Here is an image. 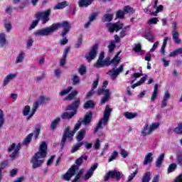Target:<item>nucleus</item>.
<instances>
[{
    "mask_svg": "<svg viewBox=\"0 0 182 182\" xmlns=\"http://www.w3.org/2000/svg\"><path fill=\"white\" fill-rule=\"evenodd\" d=\"M59 28H63V31L61 32V36L63 39L60 41V43L62 46L67 45L69 40L66 38V36L69 33L70 31V23L69 21H63L61 23H53L51 26L37 30L34 35L35 36H49V35L56 32Z\"/></svg>",
    "mask_w": 182,
    "mask_h": 182,
    "instance_id": "1",
    "label": "nucleus"
},
{
    "mask_svg": "<svg viewBox=\"0 0 182 182\" xmlns=\"http://www.w3.org/2000/svg\"><path fill=\"white\" fill-rule=\"evenodd\" d=\"M92 117H93V114H92V112H87L83 120L77 121L73 131H70V127H65V130L63 131V137L60 142L61 150H63V147H65V144L68 139L69 141H72V140H73V136H75L76 132L80 129L82 123H83L85 126L90 124V122H92Z\"/></svg>",
    "mask_w": 182,
    "mask_h": 182,
    "instance_id": "2",
    "label": "nucleus"
},
{
    "mask_svg": "<svg viewBox=\"0 0 182 182\" xmlns=\"http://www.w3.org/2000/svg\"><path fill=\"white\" fill-rule=\"evenodd\" d=\"M48 154V144L46 141H43L40 145L38 151L32 157L31 163L33 168H38L43 164L46 155Z\"/></svg>",
    "mask_w": 182,
    "mask_h": 182,
    "instance_id": "3",
    "label": "nucleus"
},
{
    "mask_svg": "<svg viewBox=\"0 0 182 182\" xmlns=\"http://www.w3.org/2000/svg\"><path fill=\"white\" fill-rule=\"evenodd\" d=\"M80 106V99L77 98L71 105L66 107L65 110H73V112L69 114L68 112H63L61 114L60 117L63 120L72 119L76 113H77V109Z\"/></svg>",
    "mask_w": 182,
    "mask_h": 182,
    "instance_id": "4",
    "label": "nucleus"
},
{
    "mask_svg": "<svg viewBox=\"0 0 182 182\" xmlns=\"http://www.w3.org/2000/svg\"><path fill=\"white\" fill-rule=\"evenodd\" d=\"M112 112H113V109L110 108L109 105H106L105 109L103 113V117L97 123V127H95V129L94 131V133H97V132H99V129L102 128V124H103L104 126H106V124H107L109 119H110Z\"/></svg>",
    "mask_w": 182,
    "mask_h": 182,
    "instance_id": "5",
    "label": "nucleus"
},
{
    "mask_svg": "<svg viewBox=\"0 0 182 182\" xmlns=\"http://www.w3.org/2000/svg\"><path fill=\"white\" fill-rule=\"evenodd\" d=\"M119 55H120V52H118L111 61H109V58H108V60L106 59L105 60L98 59L95 67L99 69L100 68H105V66H109L112 63L119 65L120 63V58H119Z\"/></svg>",
    "mask_w": 182,
    "mask_h": 182,
    "instance_id": "6",
    "label": "nucleus"
},
{
    "mask_svg": "<svg viewBox=\"0 0 182 182\" xmlns=\"http://www.w3.org/2000/svg\"><path fill=\"white\" fill-rule=\"evenodd\" d=\"M108 85L107 81H104L102 83V87L97 90V95L98 96H100V95H104V97L101 100L102 105H105L106 102L109 101V99H110V90H106V87Z\"/></svg>",
    "mask_w": 182,
    "mask_h": 182,
    "instance_id": "7",
    "label": "nucleus"
},
{
    "mask_svg": "<svg viewBox=\"0 0 182 182\" xmlns=\"http://www.w3.org/2000/svg\"><path fill=\"white\" fill-rule=\"evenodd\" d=\"M107 26L109 29V31L111 33L119 32V31H120V29H122L124 31H129L130 30V25H128L123 28V26H124V24L120 23L119 22H117L114 23H109L107 24Z\"/></svg>",
    "mask_w": 182,
    "mask_h": 182,
    "instance_id": "8",
    "label": "nucleus"
},
{
    "mask_svg": "<svg viewBox=\"0 0 182 182\" xmlns=\"http://www.w3.org/2000/svg\"><path fill=\"white\" fill-rule=\"evenodd\" d=\"M49 16H50V9H48L45 11H41L36 14V18L41 21L42 25L48 23L49 22Z\"/></svg>",
    "mask_w": 182,
    "mask_h": 182,
    "instance_id": "9",
    "label": "nucleus"
},
{
    "mask_svg": "<svg viewBox=\"0 0 182 182\" xmlns=\"http://www.w3.org/2000/svg\"><path fill=\"white\" fill-rule=\"evenodd\" d=\"M111 178H115V180H120L122 178V173L117 170L109 171L104 178V181H109Z\"/></svg>",
    "mask_w": 182,
    "mask_h": 182,
    "instance_id": "10",
    "label": "nucleus"
},
{
    "mask_svg": "<svg viewBox=\"0 0 182 182\" xmlns=\"http://www.w3.org/2000/svg\"><path fill=\"white\" fill-rule=\"evenodd\" d=\"M124 68V65H121L118 68H112V70H109L108 72V75L110 76L111 79L112 80H115V79L122 72H123Z\"/></svg>",
    "mask_w": 182,
    "mask_h": 182,
    "instance_id": "11",
    "label": "nucleus"
},
{
    "mask_svg": "<svg viewBox=\"0 0 182 182\" xmlns=\"http://www.w3.org/2000/svg\"><path fill=\"white\" fill-rule=\"evenodd\" d=\"M172 39L175 43L179 44L181 43V39H180V33L177 30V23L173 22L172 23Z\"/></svg>",
    "mask_w": 182,
    "mask_h": 182,
    "instance_id": "12",
    "label": "nucleus"
},
{
    "mask_svg": "<svg viewBox=\"0 0 182 182\" xmlns=\"http://www.w3.org/2000/svg\"><path fill=\"white\" fill-rule=\"evenodd\" d=\"M98 48H99V46L97 44L94 45L91 50L89 52V53L86 54L85 58L88 62H92L93 59L96 58V56H97Z\"/></svg>",
    "mask_w": 182,
    "mask_h": 182,
    "instance_id": "13",
    "label": "nucleus"
},
{
    "mask_svg": "<svg viewBox=\"0 0 182 182\" xmlns=\"http://www.w3.org/2000/svg\"><path fill=\"white\" fill-rule=\"evenodd\" d=\"M79 170V166H71L68 171L63 175L64 180H66V181H69L75 174H76V172Z\"/></svg>",
    "mask_w": 182,
    "mask_h": 182,
    "instance_id": "14",
    "label": "nucleus"
},
{
    "mask_svg": "<svg viewBox=\"0 0 182 182\" xmlns=\"http://www.w3.org/2000/svg\"><path fill=\"white\" fill-rule=\"evenodd\" d=\"M38 107H39V102L36 101L33 105L31 109V114L26 117V120L29 121L33 117V115L35 113H36V111L38 110Z\"/></svg>",
    "mask_w": 182,
    "mask_h": 182,
    "instance_id": "15",
    "label": "nucleus"
},
{
    "mask_svg": "<svg viewBox=\"0 0 182 182\" xmlns=\"http://www.w3.org/2000/svg\"><path fill=\"white\" fill-rule=\"evenodd\" d=\"M17 75L16 73H11L9 74L4 80L3 81V87H5L7 85H9V82L11 80H14L15 77H16Z\"/></svg>",
    "mask_w": 182,
    "mask_h": 182,
    "instance_id": "16",
    "label": "nucleus"
},
{
    "mask_svg": "<svg viewBox=\"0 0 182 182\" xmlns=\"http://www.w3.org/2000/svg\"><path fill=\"white\" fill-rule=\"evenodd\" d=\"M97 168V164H95L91 168L87 171V173L85 176V180H89L90 177L93 176V173L95 172V170Z\"/></svg>",
    "mask_w": 182,
    "mask_h": 182,
    "instance_id": "17",
    "label": "nucleus"
},
{
    "mask_svg": "<svg viewBox=\"0 0 182 182\" xmlns=\"http://www.w3.org/2000/svg\"><path fill=\"white\" fill-rule=\"evenodd\" d=\"M95 0H79L78 6L80 8H87L90 5H92Z\"/></svg>",
    "mask_w": 182,
    "mask_h": 182,
    "instance_id": "18",
    "label": "nucleus"
},
{
    "mask_svg": "<svg viewBox=\"0 0 182 182\" xmlns=\"http://www.w3.org/2000/svg\"><path fill=\"white\" fill-rule=\"evenodd\" d=\"M8 45V41L6 40V34L4 33H0V48H5Z\"/></svg>",
    "mask_w": 182,
    "mask_h": 182,
    "instance_id": "19",
    "label": "nucleus"
},
{
    "mask_svg": "<svg viewBox=\"0 0 182 182\" xmlns=\"http://www.w3.org/2000/svg\"><path fill=\"white\" fill-rule=\"evenodd\" d=\"M153 163V153H148L144 159V166H147V164H150Z\"/></svg>",
    "mask_w": 182,
    "mask_h": 182,
    "instance_id": "20",
    "label": "nucleus"
},
{
    "mask_svg": "<svg viewBox=\"0 0 182 182\" xmlns=\"http://www.w3.org/2000/svg\"><path fill=\"white\" fill-rule=\"evenodd\" d=\"M141 133L144 136H149L151 133V129H150V127H149V124H144L141 129Z\"/></svg>",
    "mask_w": 182,
    "mask_h": 182,
    "instance_id": "21",
    "label": "nucleus"
},
{
    "mask_svg": "<svg viewBox=\"0 0 182 182\" xmlns=\"http://www.w3.org/2000/svg\"><path fill=\"white\" fill-rule=\"evenodd\" d=\"M132 168H136V170L134 172H133L128 176V179L127 182L132 181V180H133V178L136 177V175L137 174V173H139V166H137V164H134V166H132Z\"/></svg>",
    "mask_w": 182,
    "mask_h": 182,
    "instance_id": "22",
    "label": "nucleus"
},
{
    "mask_svg": "<svg viewBox=\"0 0 182 182\" xmlns=\"http://www.w3.org/2000/svg\"><path fill=\"white\" fill-rule=\"evenodd\" d=\"M163 161H164V154H161L156 161V167L160 168L161 164H163Z\"/></svg>",
    "mask_w": 182,
    "mask_h": 182,
    "instance_id": "23",
    "label": "nucleus"
},
{
    "mask_svg": "<svg viewBox=\"0 0 182 182\" xmlns=\"http://www.w3.org/2000/svg\"><path fill=\"white\" fill-rule=\"evenodd\" d=\"M85 134H86V129H80L78 132L77 135L76 136L77 141H82V140H83V139L85 138Z\"/></svg>",
    "mask_w": 182,
    "mask_h": 182,
    "instance_id": "24",
    "label": "nucleus"
},
{
    "mask_svg": "<svg viewBox=\"0 0 182 182\" xmlns=\"http://www.w3.org/2000/svg\"><path fill=\"white\" fill-rule=\"evenodd\" d=\"M83 173H85V169H81L75 176V178L72 181V182L82 181V176H83Z\"/></svg>",
    "mask_w": 182,
    "mask_h": 182,
    "instance_id": "25",
    "label": "nucleus"
},
{
    "mask_svg": "<svg viewBox=\"0 0 182 182\" xmlns=\"http://www.w3.org/2000/svg\"><path fill=\"white\" fill-rule=\"evenodd\" d=\"M22 144H21V143H19L15 148L14 151L10 155V157L11 159H15V157H16V156H18V154H19V150H21V147Z\"/></svg>",
    "mask_w": 182,
    "mask_h": 182,
    "instance_id": "26",
    "label": "nucleus"
},
{
    "mask_svg": "<svg viewBox=\"0 0 182 182\" xmlns=\"http://www.w3.org/2000/svg\"><path fill=\"white\" fill-rule=\"evenodd\" d=\"M25 59V53L21 52L16 57L15 63H22Z\"/></svg>",
    "mask_w": 182,
    "mask_h": 182,
    "instance_id": "27",
    "label": "nucleus"
},
{
    "mask_svg": "<svg viewBox=\"0 0 182 182\" xmlns=\"http://www.w3.org/2000/svg\"><path fill=\"white\" fill-rule=\"evenodd\" d=\"M146 79H147V75L144 76L142 78L140 79L139 81H138L137 82L132 85L131 87L132 89H136L137 86H140V85H141L142 83H144Z\"/></svg>",
    "mask_w": 182,
    "mask_h": 182,
    "instance_id": "28",
    "label": "nucleus"
},
{
    "mask_svg": "<svg viewBox=\"0 0 182 182\" xmlns=\"http://www.w3.org/2000/svg\"><path fill=\"white\" fill-rule=\"evenodd\" d=\"M102 21V22H112V21H113V14H105Z\"/></svg>",
    "mask_w": 182,
    "mask_h": 182,
    "instance_id": "29",
    "label": "nucleus"
},
{
    "mask_svg": "<svg viewBox=\"0 0 182 182\" xmlns=\"http://www.w3.org/2000/svg\"><path fill=\"white\" fill-rule=\"evenodd\" d=\"M83 160H87V156H81L80 158H78L76 161H75V164L77 165H73V166H77L78 167V170H79V166H82V163H83Z\"/></svg>",
    "mask_w": 182,
    "mask_h": 182,
    "instance_id": "30",
    "label": "nucleus"
},
{
    "mask_svg": "<svg viewBox=\"0 0 182 182\" xmlns=\"http://www.w3.org/2000/svg\"><path fill=\"white\" fill-rule=\"evenodd\" d=\"M151 180V173L146 172L141 178V182H150Z\"/></svg>",
    "mask_w": 182,
    "mask_h": 182,
    "instance_id": "31",
    "label": "nucleus"
},
{
    "mask_svg": "<svg viewBox=\"0 0 182 182\" xmlns=\"http://www.w3.org/2000/svg\"><path fill=\"white\" fill-rule=\"evenodd\" d=\"M68 6V1H63L57 4L54 6V9H63V8H66Z\"/></svg>",
    "mask_w": 182,
    "mask_h": 182,
    "instance_id": "32",
    "label": "nucleus"
},
{
    "mask_svg": "<svg viewBox=\"0 0 182 182\" xmlns=\"http://www.w3.org/2000/svg\"><path fill=\"white\" fill-rule=\"evenodd\" d=\"M78 93L77 90H74L65 98V100H73Z\"/></svg>",
    "mask_w": 182,
    "mask_h": 182,
    "instance_id": "33",
    "label": "nucleus"
},
{
    "mask_svg": "<svg viewBox=\"0 0 182 182\" xmlns=\"http://www.w3.org/2000/svg\"><path fill=\"white\" fill-rule=\"evenodd\" d=\"M83 144H85V142L82 141V142H80L78 144L73 145L72 150H71V153H76V151H77V150H79V149H80V147H82L83 146Z\"/></svg>",
    "mask_w": 182,
    "mask_h": 182,
    "instance_id": "34",
    "label": "nucleus"
},
{
    "mask_svg": "<svg viewBox=\"0 0 182 182\" xmlns=\"http://www.w3.org/2000/svg\"><path fill=\"white\" fill-rule=\"evenodd\" d=\"M124 117H126V119H132L136 118V117L137 116V114L136 113H133V112H126L124 113Z\"/></svg>",
    "mask_w": 182,
    "mask_h": 182,
    "instance_id": "35",
    "label": "nucleus"
},
{
    "mask_svg": "<svg viewBox=\"0 0 182 182\" xmlns=\"http://www.w3.org/2000/svg\"><path fill=\"white\" fill-rule=\"evenodd\" d=\"M59 122H60V118L58 117L55 119H53L50 124V129L51 130H55L56 127H58V124H59Z\"/></svg>",
    "mask_w": 182,
    "mask_h": 182,
    "instance_id": "36",
    "label": "nucleus"
},
{
    "mask_svg": "<svg viewBox=\"0 0 182 182\" xmlns=\"http://www.w3.org/2000/svg\"><path fill=\"white\" fill-rule=\"evenodd\" d=\"M84 109H93V107H95V102H93V101L92 100H89L87 102H86L83 106Z\"/></svg>",
    "mask_w": 182,
    "mask_h": 182,
    "instance_id": "37",
    "label": "nucleus"
},
{
    "mask_svg": "<svg viewBox=\"0 0 182 182\" xmlns=\"http://www.w3.org/2000/svg\"><path fill=\"white\" fill-rule=\"evenodd\" d=\"M41 124H37L34 130V132L33 133V134H34L35 138L38 139V137L39 136V134L41 133Z\"/></svg>",
    "mask_w": 182,
    "mask_h": 182,
    "instance_id": "38",
    "label": "nucleus"
},
{
    "mask_svg": "<svg viewBox=\"0 0 182 182\" xmlns=\"http://www.w3.org/2000/svg\"><path fill=\"white\" fill-rule=\"evenodd\" d=\"M117 156H119V152H117V151H114L109 157L108 162L110 163L111 161H113V160H116Z\"/></svg>",
    "mask_w": 182,
    "mask_h": 182,
    "instance_id": "39",
    "label": "nucleus"
},
{
    "mask_svg": "<svg viewBox=\"0 0 182 182\" xmlns=\"http://www.w3.org/2000/svg\"><path fill=\"white\" fill-rule=\"evenodd\" d=\"M86 72H87L86 65L82 64L78 68V73H80L81 76H83V75H86Z\"/></svg>",
    "mask_w": 182,
    "mask_h": 182,
    "instance_id": "40",
    "label": "nucleus"
},
{
    "mask_svg": "<svg viewBox=\"0 0 182 182\" xmlns=\"http://www.w3.org/2000/svg\"><path fill=\"white\" fill-rule=\"evenodd\" d=\"M71 81L73 82V85L76 86L80 83V78L77 75H73V77H71Z\"/></svg>",
    "mask_w": 182,
    "mask_h": 182,
    "instance_id": "41",
    "label": "nucleus"
},
{
    "mask_svg": "<svg viewBox=\"0 0 182 182\" xmlns=\"http://www.w3.org/2000/svg\"><path fill=\"white\" fill-rule=\"evenodd\" d=\"M73 89V87H68L66 90H63L59 92L60 96H66L68 93H70V91Z\"/></svg>",
    "mask_w": 182,
    "mask_h": 182,
    "instance_id": "42",
    "label": "nucleus"
},
{
    "mask_svg": "<svg viewBox=\"0 0 182 182\" xmlns=\"http://www.w3.org/2000/svg\"><path fill=\"white\" fill-rule=\"evenodd\" d=\"M23 116H28L29 113H31V106L26 105L24 107L22 111Z\"/></svg>",
    "mask_w": 182,
    "mask_h": 182,
    "instance_id": "43",
    "label": "nucleus"
},
{
    "mask_svg": "<svg viewBox=\"0 0 182 182\" xmlns=\"http://www.w3.org/2000/svg\"><path fill=\"white\" fill-rule=\"evenodd\" d=\"M124 15H126L124 11L119 10L116 12V18L118 19H124Z\"/></svg>",
    "mask_w": 182,
    "mask_h": 182,
    "instance_id": "44",
    "label": "nucleus"
},
{
    "mask_svg": "<svg viewBox=\"0 0 182 182\" xmlns=\"http://www.w3.org/2000/svg\"><path fill=\"white\" fill-rule=\"evenodd\" d=\"M115 48H116V43L113 41H111L108 45L109 53H112V52H113V50H114Z\"/></svg>",
    "mask_w": 182,
    "mask_h": 182,
    "instance_id": "45",
    "label": "nucleus"
},
{
    "mask_svg": "<svg viewBox=\"0 0 182 182\" xmlns=\"http://www.w3.org/2000/svg\"><path fill=\"white\" fill-rule=\"evenodd\" d=\"M32 137H33V133L29 134L23 141V144H29L32 141Z\"/></svg>",
    "mask_w": 182,
    "mask_h": 182,
    "instance_id": "46",
    "label": "nucleus"
},
{
    "mask_svg": "<svg viewBox=\"0 0 182 182\" xmlns=\"http://www.w3.org/2000/svg\"><path fill=\"white\" fill-rule=\"evenodd\" d=\"M38 23H39V20L36 18V20L33 21L31 25L28 28V31H32V29H35L36 26H38Z\"/></svg>",
    "mask_w": 182,
    "mask_h": 182,
    "instance_id": "47",
    "label": "nucleus"
},
{
    "mask_svg": "<svg viewBox=\"0 0 182 182\" xmlns=\"http://www.w3.org/2000/svg\"><path fill=\"white\" fill-rule=\"evenodd\" d=\"M173 132L176 134H182V124H178L177 127L174 128Z\"/></svg>",
    "mask_w": 182,
    "mask_h": 182,
    "instance_id": "48",
    "label": "nucleus"
},
{
    "mask_svg": "<svg viewBox=\"0 0 182 182\" xmlns=\"http://www.w3.org/2000/svg\"><path fill=\"white\" fill-rule=\"evenodd\" d=\"M177 168V164L173 163L171 164L168 168V173H173Z\"/></svg>",
    "mask_w": 182,
    "mask_h": 182,
    "instance_id": "49",
    "label": "nucleus"
},
{
    "mask_svg": "<svg viewBox=\"0 0 182 182\" xmlns=\"http://www.w3.org/2000/svg\"><path fill=\"white\" fill-rule=\"evenodd\" d=\"M28 4H29V1H28V0L23 1L22 3H21L18 8H17V10L18 9L19 11H22V10L25 9V7L26 6V5H28Z\"/></svg>",
    "mask_w": 182,
    "mask_h": 182,
    "instance_id": "50",
    "label": "nucleus"
},
{
    "mask_svg": "<svg viewBox=\"0 0 182 182\" xmlns=\"http://www.w3.org/2000/svg\"><path fill=\"white\" fill-rule=\"evenodd\" d=\"M82 43H83V38L82 37V36H80L79 37L77 43H75L76 49H79V48H80L82 46Z\"/></svg>",
    "mask_w": 182,
    "mask_h": 182,
    "instance_id": "51",
    "label": "nucleus"
},
{
    "mask_svg": "<svg viewBox=\"0 0 182 182\" xmlns=\"http://www.w3.org/2000/svg\"><path fill=\"white\" fill-rule=\"evenodd\" d=\"M160 127V123L155 122L150 125L149 128L151 129V133L154 132V130H156V129H159Z\"/></svg>",
    "mask_w": 182,
    "mask_h": 182,
    "instance_id": "52",
    "label": "nucleus"
},
{
    "mask_svg": "<svg viewBox=\"0 0 182 182\" xmlns=\"http://www.w3.org/2000/svg\"><path fill=\"white\" fill-rule=\"evenodd\" d=\"M145 39H147L149 42H154V38L153 37V35L150 33H146L144 36Z\"/></svg>",
    "mask_w": 182,
    "mask_h": 182,
    "instance_id": "53",
    "label": "nucleus"
},
{
    "mask_svg": "<svg viewBox=\"0 0 182 182\" xmlns=\"http://www.w3.org/2000/svg\"><path fill=\"white\" fill-rule=\"evenodd\" d=\"M133 8L130 7L129 6H126L124 7V14H130L132 15V14H133Z\"/></svg>",
    "mask_w": 182,
    "mask_h": 182,
    "instance_id": "54",
    "label": "nucleus"
},
{
    "mask_svg": "<svg viewBox=\"0 0 182 182\" xmlns=\"http://www.w3.org/2000/svg\"><path fill=\"white\" fill-rule=\"evenodd\" d=\"M4 28L6 32H11V29H12V24H11V22L8 21L4 23Z\"/></svg>",
    "mask_w": 182,
    "mask_h": 182,
    "instance_id": "55",
    "label": "nucleus"
},
{
    "mask_svg": "<svg viewBox=\"0 0 182 182\" xmlns=\"http://www.w3.org/2000/svg\"><path fill=\"white\" fill-rule=\"evenodd\" d=\"M176 163L179 166H182V153H179L176 156Z\"/></svg>",
    "mask_w": 182,
    "mask_h": 182,
    "instance_id": "56",
    "label": "nucleus"
},
{
    "mask_svg": "<svg viewBox=\"0 0 182 182\" xmlns=\"http://www.w3.org/2000/svg\"><path fill=\"white\" fill-rule=\"evenodd\" d=\"M14 9L15 11H18V7L11 8V6H9L6 9V13H7L9 15H11L12 14Z\"/></svg>",
    "mask_w": 182,
    "mask_h": 182,
    "instance_id": "57",
    "label": "nucleus"
},
{
    "mask_svg": "<svg viewBox=\"0 0 182 182\" xmlns=\"http://www.w3.org/2000/svg\"><path fill=\"white\" fill-rule=\"evenodd\" d=\"M121 156H122L123 159H126L127 156H129V153H127V151L124 150V149L121 148L120 153Z\"/></svg>",
    "mask_w": 182,
    "mask_h": 182,
    "instance_id": "58",
    "label": "nucleus"
},
{
    "mask_svg": "<svg viewBox=\"0 0 182 182\" xmlns=\"http://www.w3.org/2000/svg\"><path fill=\"white\" fill-rule=\"evenodd\" d=\"M157 22H159V18H153L149 21L148 23H149V25H156L157 23Z\"/></svg>",
    "mask_w": 182,
    "mask_h": 182,
    "instance_id": "59",
    "label": "nucleus"
},
{
    "mask_svg": "<svg viewBox=\"0 0 182 182\" xmlns=\"http://www.w3.org/2000/svg\"><path fill=\"white\" fill-rule=\"evenodd\" d=\"M171 97V94H170L168 91H166L164 95L163 100H165L167 102V100H168V99H170Z\"/></svg>",
    "mask_w": 182,
    "mask_h": 182,
    "instance_id": "60",
    "label": "nucleus"
},
{
    "mask_svg": "<svg viewBox=\"0 0 182 182\" xmlns=\"http://www.w3.org/2000/svg\"><path fill=\"white\" fill-rule=\"evenodd\" d=\"M4 125V112L0 109V128Z\"/></svg>",
    "mask_w": 182,
    "mask_h": 182,
    "instance_id": "61",
    "label": "nucleus"
},
{
    "mask_svg": "<svg viewBox=\"0 0 182 182\" xmlns=\"http://www.w3.org/2000/svg\"><path fill=\"white\" fill-rule=\"evenodd\" d=\"M60 75H62V71H61L60 70H59V69H55V70H54V76H55V77H58V78L60 77Z\"/></svg>",
    "mask_w": 182,
    "mask_h": 182,
    "instance_id": "62",
    "label": "nucleus"
},
{
    "mask_svg": "<svg viewBox=\"0 0 182 182\" xmlns=\"http://www.w3.org/2000/svg\"><path fill=\"white\" fill-rule=\"evenodd\" d=\"M134 50L136 53H139V52H140V50H141V45H140V44H135V47L134 48Z\"/></svg>",
    "mask_w": 182,
    "mask_h": 182,
    "instance_id": "63",
    "label": "nucleus"
},
{
    "mask_svg": "<svg viewBox=\"0 0 182 182\" xmlns=\"http://www.w3.org/2000/svg\"><path fill=\"white\" fill-rule=\"evenodd\" d=\"M174 182H182V175L178 176L175 180Z\"/></svg>",
    "mask_w": 182,
    "mask_h": 182,
    "instance_id": "64",
    "label": "nucleus"
}]
</instances>
